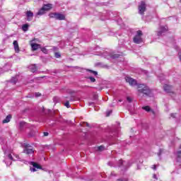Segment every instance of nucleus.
Wrapping results in <instances>:
<instances>
[{"instance_id":"2","label":"nucleus","mask_w":181,"mask_h":181,"mask_svg":"<svg viewBox=\"0 0 181 181\" xmlns=\"http://www.w3.org/2000/svg\"><path fill=\"white\" fill-rule=\"evenodd\" d=\"M133 41L134 43L139 45V43H142V31L138 30L136 35L134 36Z\"/></svg>"},{"instance_id":"3","label":"nucleus","mask_w":181,"mask_h":181,"mask_svg":"<svg viewBox=\"0 0 181 181\" xmlns=\"http://www.w3.org/2000/svg\"><path fill=\"white\" fill-rule=\"evenodd\" d=\"M145 11H146V4H145V1H141L140 5H139V13L144 15Z\"/></svg>"},{"instance_id":"14","label":"nucleus","mask_w":181,"mask_h":181,"mask_svg":"<svg viewBox=\"0 0 181 181\" xmlns=\"http://www.w3.org/2000/svg\"><path fill=\"white\" fill-rule=\"evenodd\" d=\"M11 118L12 115H7L6 117L3 120V124H8V122H10Z\"/></svg>"},{"instance_id":"13","label":"nucleus","mask_w":181,"mask_h":181,"mask_svg":"<svg viewBox=\"0 0 181 181\" xmlns=\"http://www.w3.org/2000/svg\"><path fill=\"white\" fill-rule=\"evenodd\" d=\"M13 45L14 46V49L16 53H19V44H18V41L16 40L13 41Z\"/></svg>"},{"instance_id":"41","label":"nucleus","mask_w":181,"mask_h":181,"mask_svg":"<svg viewBox=\"0 0 181 181\" xmlns=\"http://www.w3.org/2000/svg\"><path fill=\"white\" fill-rule=\"evenodd\" d=\"M35 97H40V93H35Z\"/></svg>"},{"instance_id":"32","label":"nucleus","mask_w":181,"mask_h":181,"mask_svg":"<svg viewBox=\"0 0 181 181\" xmlns=\"http://www.w3.org/2000/svg\"><path fill=\"white\" fill-rule=\"evenodd\" d=\"M153 177L155 179V180H158V177L156 176V174L153 175Z\"/></svg>"},{"instance_id":"45","label":"nucleus","mask_w":181,"mask_h":181,"mask_svg":"<svg viewBox=\"0 0 181 181\" xmlns=\"http://www.w3.org/2000/svg\"><path fill=\"white\" fill-rule=\"evenodd\" d=\"M93 103H89V105H92Z\"/></svg>"},{"instance_id":"7","label":"nucleus","mask_w":181,"mask_h":181,"mask_svg":"<svg viewBox=\"0 0 181 181\" xmlns=\"http://www.w3.org/2000/svg\"><path fill=\"white\" fill-rule=\"evenodd\" d=\"M25 15L27 16V21L28 22H30V21L33 19V12H32L31 11H27Z\"/></svg>"},{"instance_id":"24","label":"nucleus","mask_w":181,"mask_h":181,"mask_svg":"<svg viewBox=\"0 0 181 181\" xmlns=\"http://www.w3.org/2000/svg\"><path fill=\"white\" fill-rule=\"evenodd\" d=\"M41 52H42V53H45V54H47V49H46V48H45V47H43V48L41 49Z\"/></svg>"},{"instance_id":"4","label":"nucleus","mask_w":181,"mask_h":181,"mask_svg":"<svg viewBox=\"0 0 181 181\" xmlns=\"http://www.w3.org/2000/svg\"><path fill=\"white\" fill-rule=\"evenodd\" d=\"M127 83H129L130 86H136V81L129 76L126 77Z\"/></svg>"},{"instance_id":"18","label":"nucleus","mask_w":181,"mask_h":181,"mask_svg":"<svg viewBox=\"0 0 181 181\" xmlns=\"http://www.w3.org/2000/svg\"><path fill=\"white\" fill-rule=\"evenodd\" d=\"M52 4H48L44 5L42 8H43L45 11H50V9H52Z\"/></svg>"},{"instance_id":"6","label":"nucleus","mask_w":181,"mask_h":181,"mask_svg":"<svg viewBox=\"0 0 181 181\" xmlns=\"http://www.w3.org/2000/svg\"><path fill=\"white\" fill-rule=\"evenodd\" d=\"M165 32H168V26H161L160 27V30H158L157 35L158 36H162V34L165 33Z\"/></svg>"},{"instance_id":"12","label":"nucleus","mask_w":181,"mask_h":181,"mask_svg":"<svg viewBox=\"0 0 181 181\" xmlns=\"http://www.w3.org/2000/svg\"><path fill=\"white\" fill-rule=\"evenodd\" d=\"M29 69L32 73L37 71V66H36V64L30 65Z\"/></svg>"},{"instance_id":"5","label":"nucleus","mask_w":181,"mask_h":181,"mask_svg":"<svg viewBox=\"0 0 181 181\" xmlns=\"http://www.w3.org/2000/svg\"><path fill=\"white\" fill-rule=\"evenodd\" d=\"M118 166L119 168H122V170H127V168H128V165L125 164V161L122 160H119L118 162Z\"/></svg>"},{"instance_id":"1","label":"nucleus","mask_w":181,"mask_h":181,"mask_svg":"<svg viewBox=\"0 0 181 181\" xmlns=\"http://www.w3.org/2000/svg\"><path fill=\"white\" fill-rule=\"evenodd\" d=\"M138 88V91L140 94H145L146 95L151 94V89L144 84L139 85Z\"/></svg>"},{"instance_id":"30","label":"nucleus","mask_w":181,"mask_h":181,"mask_svg":"<svg viewBox=\"0 0 181 181\" xmlns=\"http://www.w3.org/2000/svg\"><path fill=\"white\" fill-rule=\"evenodd\" d=\"M112 112V110H110L109 112H107V117H110V114H111Z\"/></svg>"},{"instance_id":"46","label":"nucleus","mask_w":181,"mask_h":181,"mask_svg":"<svg viewBox=\"0 0 181 181\" xmlns=\"http://www.w3.org/2000/svg\"><path fill=\"white\" fill-rule=\"evenodd\" d=\"M119 102L121 103V102H122V100H119Z\"/></svg>"},{"instance_id":"37","label":"nucleus","mask_w":181,"mask_h":181,"mask_svg":"<svg viewBox=\"0 0 181 181\" xmlns=\"http://www.w3.org/2000/svg\"><path fill=\"white\" fill-rule=\"evenodd\" d=\"M117 181H128V179H124V180L118 179Z\"/></svg>"},{"instance_id":"22","label":"nucleus","mask_w":181,"mask_h":181,"mask_svg":"<svg viewBox=\"0 0 181 181\" xmlns=\"http://www.w3.org/2000/svg\"><path fill=\"white\" fill-rule=\"evenodd\" d=\"M11 83H13V84H16V83L18 82V78L16 77H13L11 80Z\"/></svg>"},{"instance_id":"42","label":"nucleus","mask_w":181,"mask_h":181,"mask_svg":"<svg viewBox=\"0 0 181 181\" xmlns=\"http://www.w3.org/2000/svg\"><path fill=\"white\" fill-rule=\"evenodd\" d=\"M176 114H171V117H173V118H175Z\"/></svg>"},{"instance_id":"9","label":"nucleus","mask_w":181,"mask_h":181,"mask_svg":"<svg viewBox=\"0 0 181 181\" xmlns=\"http://www.w3.org/2000/svg\"><path fill=\"white\" fill-rule=\"evenodd\" d=\"M32 50H37V49H40L41 46L39 44L35 43V42H32L30 44Z\"/></svg>"},{"instance_id":"35","label":"nucleus","mask_w":181,"mask_h":181,"mask_svg":"<svg viewBox=\"0 0 181 181\" xmlns=\"http://www.w3.org/2000/svg\"><path fill=\"white\" fill-rule=\"evenodd\" d=\"M127 101H128L129 103H131V101H132V99H131V98L128 97V98H127Z\"/></svg>"},{"instance_id":"15","label":"nucleus","mask_w":181,"mask_h":181,"mask_svg":"<svg viewBox=\"0 0 181 181\" xmlns=\"http://www.w3.org/2000/svg\"><path fill=\"white\" fill-rule=\"evenodd\" d=\"M23 152H24V153H26V155H30V154L33 153V149L25 148L24 149Z\"/></svg>"},{"instance_id":"48","label":"nucleus","mask_w":181,"mask_h":181,"mask_svg":"<svg viewBox=\"0 0 181 181\" xmlns=\"http://www.w3.org/2000/svg\"><path fill=\"white\" fill-rule=\"evenodd\" d=\"M180 2L181 3V0H180Z\"/></svg>"},{"instance_id":"31","label":"nucleus","mask_w":181,"mask_h":181,"mask_svg":"<svg viewBox=\"0 0 181 181\" xmlns=\"http://www.w3.org/2000/svg\"><path fill=\"white\" fill-rule=\"evenodd\" d=\"M162 152H163V150L160 149V150H159V153H158V156H160V155L162 154Z\"/></svg>"},{"instance_id":"17","label":"nucleus","mask_w":181,"mask_h":181,"mask_svg":"<svg viewBox=\"0 0 181 181\" xmlns=\"http://www.w3.org/2000/svg\"><path fill=\"white\" fill-rule=\"evenodd\" d=\"M163 88L166 93H170V90H172V86L169 85H165Z\"/></svg>"},{"instance_id":"8","label":"nucleus","mask_w":181,"mask_h":181,"mask_svg":"<svg viewBox=\"0 0 181 181\" xmlns=\"http://www.w3.org/2000/svg\"><path fill=\"white\" fill-rule=\"evenodd\" d=\"M103 57L105 59H115L116 57H118V55H112V54H110L108 52H104L103 53Z\"/></svg>"},{"instance_id":"20","label":"nucleus","mask_w":181,"mask_h":181,"mask_svg":"<svg viewBox=\"0 0 181 181\" xmlns=\"http://www.w3.org/2000/svg\"><path fill=\"white\" fill-rule=\"evenodd\" d=\"M29 28V25L28 24H24L22 26V29L24 32H28V29Z\"/></svg>"},{"instance_id":"11","label":"nucleus","mask_w":181,"mask_h":181,"mask_svg":"<svg viewBox=\"0 0 181 181\" xmlns=\"http://www.w3.org/2000/svg\"><path fill=\"white\" fill-rule=\"evenodd\" d=\"M65 18L64 15L62 13H57L55 19L58 21H64Z\"/></svg>"},{"instance_id":"40","label":"nucleus","mask_w":181,"mask_h":181,"mask_svg":"<svg viewBox=\"0 0 181 181\" xmlns=\"http://www.w3.org/2000/svg\"><path fill=\"white\" fill-rule=\"evenodd\" d=\"M111 176H117V174H115V173L112 172L111 173Z\"/></svg>"},{"instance_id":"26","label":"nucleus","mask_w":181,"mask_h":181,"mask_svg":"<svg viewBox=\"0 0 181 181\" xmlns=\"http://www.w3.org/2000/svg\"><path fill=\"white\" fill-rule=\"evenodd\" d=\"M88 78L90 80V83H95V79L93 77L90 76Z\"/></svg>"},{"instance_id":"39","label":"nucleus","mask_w":181,"mask_h":181,"mask_svg":"<svg viewBox=\"0 0 181 181\" xmlns=\"http://www.w3.org/2000/svg\"><path fill=\"white\" fill-rule=\"evenodd\" d=\"M31 172H36V168H30Z\"/></svg>"},{"instance_id":"10","label":"nucleus","mask_w":181,"mask_h":181,"mask_svg":"<svg viewBox=\"0 0 181 181\" xmlns=\"http://www.w3.org/2000/svg\"><path fill=\"white\" fill-rule=\"evenodd\" d=\"M142 110H144V111H146L147 112H151L153 115H155V111L151 109V107L149 106H144L142 107Z\"/></svg>"},{"instance_id":"38","label":"nucleus","mask_w":181,"mask_h":181,"mask_svg":"<svg viewBox=\"0 0 181 181\" xmlns=\"http://www.w3.org/2000/svg\"><path fill=\"white\" fill-rule=\"evenodd\" d=\"M152 169H153V170H156V165H153Z\"/></svg>"},{"instance_id":"36","label":"nucleus","mask_w":181,"mask_h":181,"mask_svg":"<svg viewBox=\"0 0 181 181\" xmlns=\"http://www.w3.org/2000/svg\"><path fill=\"white\" fill-rule=\"evenodd\" d=\"M49 133L48 132H44V136H48Z\"/></svg>"},{"instance_id":"19","label":"nucleus","mask_w":181,"mask_h":181,"mask_svg":"<svg viewBox=\"0 0 181 181\" xmlns=\"http://www.w3.org/2000/svg\"><path fill=\"white\" fill-rule=\"evenodd\" d=\"M31 165H33L34 168L36 169H42V168L39 165V164H37V163L35 162H31Z\"/></svg>"},{"instance_id":"33","label":"nucleus","mask_w":181,"mask_h":181,"mask_svg":"<svg viewBox=\"0 0 181 181\" xmlns=\"http://www.w3.org/2000/svg\"><path fill=\"white\" fill-rule=\"evenodd\" d=\"M76 100V99L74 98V97H72V98H70V100H69V101L71 103L72 101H75Z\"/></svg>"},{"instance_id":"43","label":"nucleus","mask_w":181,"mask_h":181,"mask_svg":"<svg viewBox=\"0 0 181 181\" xmlns=\"http://www.w3.org/2000/svg\"><path fill=\"white\" fill-rule=\"evenodd\" d=\"M83 125H86L87 127L89 126V125H88V123H87V122H83Z\"/></svg>"},{"instance_id":"23","label":"nucleus","mask_w":181,"mask_h":181,"mask_svg":"<svg viewBox=\"0 0 181 181\" xmlns=\"http://www.w3.org/2000/svg\"><path fill=\"white\" fill-rule=\"evenodd\" d=\"M57 13H51L49 14V18H54V19H56V15Z\"/></svg>"},{"instance_id":"16","label":"nucleus","mask_w":181,"mask_h":181,"mask_svg":"<svg viewBox=\"0 0 181 181\" xmlns=\"http://www.w3.org/2000/svg\"><path fill=\"white\" fill-rule=\"evenodd\" d=\"M45 12H46V10L42 7L40 11L37 13V16H42V15H45Z\"/></svg>"},{"instance_id":"25","label":"nucleus","mask_w":181,"mask_h":181,"mask_svg":"<svg viewBox=\"0 0 181 181\" xmlns=\"http://www.w3.org/2000/svg\"><path fill=\"white\" fill-rule=\"evenodd\" d=\"M64 105L66 108H70V103L69 101H66Z\"/></svg>"},{"instance_id":"21","label":"nucleus","mask_w":181,"mask_h":181,"mask_svg":"<svg viewBox=\"0 0 181 181\" xmlns=\"http://www.w3.org/2000/svg\"><path fill=\"white\" fill-rule=\"evenodd\" d=\"M98 151L102 152V151H105V147L104 146H100L97 148Z\"/></svg>"},{"instance_id":"27","label":"nucleus","mask_w":181,"mask_h":181,"mask_svg":"<svg viewBox=\"0 0 181 181\" xmlns=\"http://www.w3.org/2000/svg\"><path fill=\"white\" fill-rule=\"evenodd\" d=\"M89 71L92 73V74H94V76H97V74H98V73L95 71L89 70Z\"/></svg>"},{"instance_id":"28","label":"nucleus","mask_w":181,"mask_h":181,"mask_svg":"<svg viewBox=\"0 0 181 181\" xmlns=\"http://www.w3.org/2000/svg\"><path fill=\"white\" fill-rule=\"evenodd\" d=\"M60 53L59 52H55V57H57V59H59V57H60Z\"/></svg>"},{"instance_id":"44","label":"nucleus","mask_w":181,"mask_h":181,"mask_svg":"<svg viewBox=\"0 0 181 181\" xmlns=\"http://www.w3.org/2000/svg\"><path fill=\"white\" fill-rule=\"evenodd\" d=\"M3 150H4V151L5 156H6V151H5V148H3Z\"/></svg>"},{"instance_id":"34","label":"nucleus","mask_w":181,"mask_h":181,"mask_svg":"<svg viewBox=\"0 0 181 181\" xmlns=\"http://www.w3.org/2000/svg\"><path fill=\"white\" fill-rule=\"evenodd\" d=\"M12 165V161H9V163H6L7 166H11Z\"/></svg>"},{"instance_id":"29","label":"nucleus","mask_w":181,"mask_h":181,"mask_svg":"<svg viewBox=\"0 0 181 181\" xmlns=\"http://www.w3.org/2000/svg\"><path fill=\"white\" fill-rule=\"evenodd\" d=\"M8 159H10V160H13V158L12 157L11 154H8Z\"/></svg>"},{"instance_id":"47","label":"nucleus","mask_w":181,"mask_h":181,"mask_svg":"<svg viewBox=\"0 0 181 181\" xmlns=\"http://www.w3.org/2000/svg\"><path fill=\"white\" fill-rule=\"evenodd\" d=\"M22 124H23V122H21V125H22Z\"/></svg>"}]
</instances>
